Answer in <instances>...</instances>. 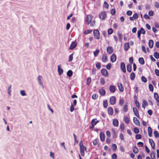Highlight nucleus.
I'll use <instances>...</instances> for the list:
<instances>
[{
	"label": "nucleus",
	"instance_id": "obj_4",
	"mask_svg": "<svg viewBox=\"0 0 159 159\" xmlns=\"http://www.w3.org/2000/svg\"><path fill=\"white\" fill-rule=\"evenodd\" d=\"M93 16L91 15H89L87 16L86 19V23L87 25L90 24L93 19Z\"/></svg>",
	"mask_w": 159,
	"mask_h": 159
},
{
	"label": "nucleus",
	"instance_id": "obj_11",
	"mask_svg": "<svg viewBox=\"0 0 159 159\" xmlns=\"http://www.w3.org/2000/svg\"><path fill=\"white\" fill-rule=\"evenodd\" d=\"M149 143L151 145L152 148L153 150L155 148V144L153 140L151 139H149Z\"/></svg>",
	"mask_w": 159,
	"mask_h": 159
},
{
	"label": "nucleus",
	"instance_id": "obj_48",
	"mask_svg": "<svg viewBox=\"0 0 159 159\" xmlns=\"http://www.w3.org/2000/svg\"><path fill=\"white\" fill-rule=\"evenodd\" d=\"M11 86H10L9 87H8V89H7V93H8V94L9 95H10L11 94Z\"/></svg>",
	"mask_w": 159,
	"mask_h": 159
},
{
	"label": "nucleus",
	"instance_id": "obj_6",
	"mask_svg": "<svg viewBox=\"0 0 159 159\" xmlns=\"http://www.w3.org/2000/svg\"><path fill=\"white\" fill-rule=\"evenodd\" d=\"M99 18L101 20H104L106 17V13L104 11L101 12L99 15Z\"/></svg>",
	"mask_w": 159,
	"mask_h": 159
},
{
	"label": "nucleus",
	"instance_id": "obj_58",
	"mask_svg": "<svg viewBox=\"0 0 159 159\" xmlns=\"http://www.w3.org/2000/svg\"><path fill=\"white\" fill-rule=\"evenodd\" d=\"M100 82L102 84H104L105 83V80L103 78H101L100 80Z\"/></svg>",
	"mask_w": 159,
	"mask_h": 159
},
{
	"label": "nucleus",
	"instance_id": "obj_47",
	"mask_svg": "<svg viewBox=\"0 0 159 159\" xmlns=\"http://www.w3.org/2000/svg\"><path fill=\"white\" fill-rule=\"evenodd\" d=\"M96 67L98 69H100L101 68V64L100 63L98 62L96 64Z\"/></svg>",
	"mask_w": 159,
	"mask_h": 159
},
{
	"label": "nucleus",
	"instance_id": "obj_22",
	"mask_svg": "<svg viewBox=\"0 0 159 159\" xmlns=\"http://www.w3.org/2000/svg\"><path fill=\"white\" fill-rule=\"evenodd\" d=\"M99 93L102 96H104L106 93V91L104 89H101L99 90Z\"/></svg>",
	"mask_w": 159,
	"mask_h": 159
},
{
	"label": "nucleus",
	"instance_id": "obj_50",
	"mask_svg": "<svg viewBox=\"0 0 159 159\" xmlns=\"http://www.w3.org/2000/svg\"><path fill=\"white\" fill-rule=\"evenodd\" d=\"M134 131L135 134H138L139 132V129L137 128H134Z\"/></svg>",
	"mask_w": 159,
	"mask_h": 159
},
{
	"label": "nucleus",
	"instance_id": "obj_49",
	"mask_svg": "<svg viewBox=\"0 0 159 159\" xmlns=\"http://www.w3.org/2000/svg\"><path fill=\"white\" fill-rule=\"evenodd\" d=\"M50 156L53 159L55 158V155L54 153L52 152H50Z\"/></svg>",
	"mask_w": 159,
	"mask_h": 159
},
{
	"label": "nucleus",
	"instance_id": "obj_31",
	"mask_svg": "<svg viewBox=\"0 0 159 159\" xmlns=\"http://www.w3.org/2000/svg\"><path fill=\"white\" fill-rule=\"evenodd\" d=\"M139 63L141 65H143L144 64V61L143 57H140L139 59Z\"/></svg>",
	"mask_w": 159,
	"mask_h": 159
},
{
	"label": "nucleus",
	"instance_id": "obj_9",
	"mask_svg": "<svg viewBox=\"0 0 159 159\" xmlns=\"http://www.w3.org/2000/svg\"><path fill=\"white\" fill-rule=\"evenodd\" d=\"M117 57L115 54H113L110 57V61L112 63L115 62L116 60Z\"/></svg>",
	"mask_w": 159,
	"mask_h": 159
},
{
	"label": "nucleus",
	"instance_id": "obj_24",
	"mask_svg": "<svg viewBox=\"0 0 159 159\" xmlns=\"http://www.w3.org/2000/svg\"><path fill=\"white\" fill-rule=\"evenodd\" d=\"M118 87L119 91L122 92L124 91L123 87L121 83H118Z\"/></svg>",
	"mask_w": 159,
	"mask_h": 159
},
{
	"label": "nucleus",
	"instance_id": "obj_25",
	"mask_svg": "<svg viewBox=\"0 0 159 159\" xmlns=\"http://www.w3.org/2000/svg\"><path fill=\"white\" fill-rule=\"evenodd\" d=\"M148 135L149 137H151L152 135V130L150 127H148Z\"/></svg>",
	"mask_w": 159,
	"mask_h": 159
},
{
	"label": "nucleus",
	"instance_id": "obj_60",
	"mask_svg": "<svg viewBox=\"0 0 159 159\" xmlns=\"http://www.w3.org/2000/svg\"><path fill=\"white\" fill-rule=\"evenodd\" d=\"M149 90L151 91H152L153 90V87L151 84H149Z\"/></svg>",
	"mask_w": 159,
	"mask_h": 159
},
{
	"label": "nucleus",
	"instance_id": "obj_52",
	"mask_svg": "<svg viewBox=\"0 0 159 159\" xmlns=\"http://www.w3.org/2000/svg\"><path fill=\"white\" fill-rule=\"evenodd\" d=\"M120 128L121 130H123L125 129V126L124 124H121L120 125Z\"/></svg>",
	"mask_w": 159,
	"mask_h": 159
},
{
	"label": "nucleus",
	"instance_id": "obj_15",
	"mask_svg": "<svg viewBox=\"0 0 159 159\" xmlns=\"http://www.w3.org/2000/svg\"><path fill=\"white\" fill-rule=\"evenodd\" d=\"M109 89L110 91L112 93L115 92L116 90V87L113 85H111L109 87Z\"/></svg>",
	"mask_w": 159,
	"mask_h": 159
},
{
	"label": "nucleus",
	"instance_id": "obj_35",
	"mask_svg": "<svg viewBox=\"0 0 159 159\" xmlns=\"http://www.w3.org/2000/svg\"><path fill=\"white\" fill-rule=\"evenodd\" d=\"M74 54L73 53L70 55L69 57V61H72L73 58Z\"/></svg>",
	"mask_w": 159,
	"mask_h": 159
},
{
	"label": "nucleus",
	"instance_id": "obj_21",
	"mask_svg": "<svg viewBox=\"0 0 159 159\" xmlns=\"http://www.w3.org/2000/svg\"><path fill=\"white\" fill-rule=\"evenodd\" d=\"M133 111L135 116L138 117H139V115L138 111L135 107L133 108Z\"/></svg>",
	"mask_w": 159,
	"mask_h": 159
},
{
	"label": "nucleus",
	"instance_id": "obj_12",
	"mask_svg": "<svg viewBox=\"0 0 159 159\" xmlns=\"http://www.w3.org/2000/svg\"><path fill=\"white\" fill-rule=\"evenodd\" d=\"M43 77L41 76H38L37 77V79L39 84L41 86H43V84L42 82Z\"/></svg>",
	"mask_w": 159,
	"mask_h": 159
},
{
	"label": "nucleus",
	"instance_id": "obj_51",
	"mask_svg": "<svg viewBox=\"0 0 159 159\" xmlns=\"http://www.w3.org/2000/svg\"><path fill=\"white\" fill-rule=\"evenodd\" d=\"M20 94L22 96H25L26 95V94L24 90H21L20 91Z\"/></svg>",
	"mask_w": 159,
	"mask_h": 159
},
{
	"label": "nucleus",
	"instance_id": "obj_56",
	"mask_svg": "<svg viewBox=\"0 0 159 159\" xmlns=\"http://www.w3.org/2000/svg\"><path fill=\"white\" fill-rule=\"evenodd\" d=\"M151 157L152 159H156L155 155L153 152L151 153Z\"/></svg>",
	"mask_w": 159,
	"mask_h": 159
},
{
	"label": "nucleus",
	"instance_id": "obj_16",
	"mask_svg": "<svg viewBox=\"0 0 159 159\" xmlns=\"http://www.w3.org/2000/svg\"><path fill=\"white\" fill-rule=\"evenodd\" d=\"M148 102L144 99L143 100V103L142 104V107L143 108L145 109V107L148 106Z\"/></svg>",
	"mask_w": 159,
	"mask_h": 159
},
{
	"label": "nucleus",
	"instance_id": "obj_13",
	"mask_svg": "<svg viewBox=\"0 0 159 159\" xmlns=\"http://www.w3.org/2000/svg\"><path fill=\"white\" fill-rule=\"evenodd\" d=\"M120 68L122 70L124 73L126 72L125 64L124 63L122 62L120 64Z\"/></svg>",
	"mask_w": 159,
	"mask_h": 159
},
{
	"label": "nucleus",
	"instance_id": "obj_59",
	"mask_svg": "<svg viewBox=\"0 0 159 159\" xmlns=\"http://www.w3.org/2000/svg\"><path fill=\"white\" fill-rule=\"evenodd\" d=\"M103 106L105 108H106L107 106V103L106 100H105L103 102Z\"/></svg>",
	"mask_w": 159,
	"mask_h": 159
},
{
	"label": "nucleus",
	"instance_id": "obj_8",
	"mask_svg": "<svg viewBox=\"0 0 159 159\" xmlns=\"http://www.w3.org/2000/svg\"><path fill=\"white\" fill-rule=\"evenodd\" d=\"M77 44V42L76 40L72 41L69 47V49L71 50H73L76 46Z\"/></svg>",
	"mask_w": 159,
	"mask_h": 159
},
{
	"label": "nucleus",
	"instance_id": "obj_1",
	"mask_svg": "<svg viewBox=\"0 0 159 159\" xmlns=\"http://www.w3.org/2000/svg\"><path fill=\"white\" fill-rule=\"evenodd\" d=\"M79 145L81 155L82 156H84L85 155V152H86L87 151L86 148L84 145L82 141H80Z\"/></svg>",
	"mask_w": 159,
	"mask_h": 159
},
{
	"label": "nucleus",
	"instance_id": "obj_17",
	"mask_svg": "<svg viewBox=\"0 0 159 159\" xmlns=\"http://www.w3.org/2000/svg\"><path fill=\"white\" fill-rule=\"evenodd\" d=\"M107 51L108 54H110L113 52V50L111 47L109 46L107 48Z\"/></svg>",
	"mask_w": 159,
	"mask_h": 159
},
{
	"label": "nucleus",
	"instance_id": "obj_42",
	"mask_svg": "<svg viewBox=\"0 0 159 159\" xmlns=\"http://www.w3.org/2000/svg\"><path fill=\"white\" fill-rule=\"evenodd\" d=\"M138 31H139L141 34H145V33L144 30L142 28H140V30H139Z\"/></svg>",
	"mask_w": 159,
	"mask_h": 159
},
{
	"label": "nucleus",
	"instance_id": "obj_37",
	"mask_svg": "<svg viewBox=\"0 0 159 159\" xmlns=\"http://www.w3.org/2000/svg\"><path fill=\"white\" fill-rule=\"evenodd\" d=\"M127 107L128 104L127 103H126L125 104L124 106L123 109V111L125 112H126L128 110Z\"/></svg>",
	"mask_w": 159,
	"mask_h": 159
},
{
	"label": "nucleus",
	"instance_id": "obj_33",
	"mask_svg": "<svg viewBox=\"0 0 159 159\" xmlns=\"http://www.w3.org/2000/svg\"><path fill=\"white\" fill-rule=\"evenodd\" d=\"M100 51L99 50L97 49L96 50L93 52V55L95 57H97Z\"/></svg>",
	"mask_w": 159,
	"mask_h": 159
},
{
	"label": "nucleus",
	"instance_id": "obj_20",
	"mask_svg": "<svg viewBox=\"0 0 159 159\" xmlns=\"http://www.w3.org/2000/svg\"><path fill=\"white\" fill-rule=\"evenodd\" d=\"M102 61L103 62H106L108 61L107 56L105 55H103L102 58Z\"/></svg>",
	"mask_w": 159,
	"mask_h": 159
},
{
	"label": "nucleus",
	"instance_id": "obj_14",
	"mask_svg": "<svg viewBox=\"0 0 159 159\" xmlns=\"http://www.w3.org/2000/svg\"><path fill=\"white\" fill-rule=\"evenodd\" d=\"M116 98L114 96H112L111 97L110 100V103L111 105H114L116 102Z\"/></svg>",
	"mask_w": 159,
	"mask_h": 159
},
{
	"label": "nucleus",
	"instance_id": "obj_40",
	"mask_svg": "<svg viewBox=\"0 0 159 159\" xmlns=\"http://www.w3.org/2000/svg\"><path fill=\"white\" fill-rule=\"evenodd\" d=\"M154 56L156 59L159 58V53L158 52H155L154 54Z\"/></svg>",
	"mask_w": 159,
	"mask_h": 159
},
{
	"label": "nucleus",
	"instance_id": "obj_28",
	"mask_svg": "<svg viewBox=\"0 0 159 159\" xmlns=\"http://www.w3.org/2000/svg\"><path fill=\"white\" fill-rule=\"evenodd\" d=\"M154 94L155 99L159 103V97L158 94L156 93H154Z\"/></svg>",
	"mask_w": 159,
	"mask_h": 159
},
{
	"label": "nucleus",
	"instance_id": "obj_32",
	"mask_svg": "<svg viewBox=\"0 0 159 159\" xmlns=\"http://www.w3.org/2000/svg\"><path fill=\"white\" fill-rule=\"evenodd\" d=\"M124 121L125 122L128 124L129 123V117L127 116H125L124 117Z\"/></svg>",
	"mask_w": 159,
	"mask_h": 159
},
{
	"label": "nucleus",
	"instance_id": "obj_44",
	"mask_svg": "<svg viewBox=\"0 0 159 159\" xmlns=\"http://www.w3.org/2000/svg\"><path fill=\"white\" fill-rule=\"evenodd\" d=\"M103 5L105 8L108 9L109 8V4L106 1L104 2Z\"/></svg>",
	"mask_w": 159,
	"mask_h": 159
},
{
	"label": "nucleus",
	"instance_id": "obj_63",
	"mask_svg": "<svg viewBox=\"0 0 159 159\" xmlns=\"http://www.w3.org/2000/svg\"><path fill=\"white\" fill-rule=\"evenodd\" d=\"M154 12L152 10L149 11H148V14L150 16H153Z\"/></svg>",
	"mask_w": 159,
	"mask_h": 159
},
{
	"label": "nucleus",
	"instance_id": "obj_34",
	"mask_svg": "<svg viewBox=\"0 0 159 159\" xmlns=\"http://www.w3.org/2000/svg\"><path fill=\"white\" fill-rule=\"evenodd\" d=\"M154 137L156 138H158L159 137V134L158 132L157 131H155L154 132Z\"/></svg>",
	"mask_w": 159,
	"mask_h": 159
},
{
	"label": "nucleus",
	"instance_id": "obj_27",
	"mask_svg": "<svg viewBox=\"0 0 159 159\" xmlns=\"http://www.w3.org/2000/svg\"><path fill=\"white\" fill-rule=\"evenodd\" d=\"M134 97L135 98L134 102L136 106L138 108H139L140 107V104L139 102L137 100V98L136 96H135Z\"/></svg>",
	"mask_w": 159,
	"mask_h": 159
},
{
	"label": "nucleus",
	"instance_id": "obj_38",
	"mask_svg": "<svg viewBox=\"0 0 159 159\" xmlns=\"http://www.w3.org/2000/svg\"><path fill=\"white\" fill-rule=\"evenodd\" d=\"M135 74L134 72H132L131 73L130 75V78L131 80H133L135 78Z\"/></svg>",
	"mask_w": 159,
	"mask_h": 159
},
{
	"label": "nucleus",
	"instance_id": "obj_23",
	"mask_svg": "<svg viewBox=\"0 0 159 159\" xmlns=\"http://www.w3.org/2000/svg\"><path fill=\"white\" fill-rule=\"evenodd\" d=\"M113 125L114 126L116 127H117L119 125V122L118 120L117 119H114L112 122Z\"/></svg>",
	"mask_w": 159,
	"mask_h": 159
},
{
	"label": "nucleus",
	"instance_id": "obj_18",
	"mask_svg": "<svg viewBox=\"0 0 159 159\" xmlns=\"http://www.w3.org/2000/svg\"><path fill=\"white\" fill-rule=\"evenodd\" d=\"M100 139L102 141H104L105 139V136L103 133L101 132L100 133Z\"/></svg>",
	"mask_w": 159,
	"mask_h": 159
},
{
	"label": "nucleus",
	"instance_id": "obj_46",
	"mask_svg": "<svg viewBox=\"0 0 159 159\" xmlns=\"http://www.w3.org/2000/svg\"><path fill=\"white\" fill-rule=\"evenodd\" d=\"M133 152L135 153H137L139 152L138 148L136 147H134L133 149Z\"/></svg>",
	"mask_w": 159,
	"mask_h": 159
},
{
	"label": "nucleus",
	"instance_id": "obj_62",
	"mask_svg": "<svg viewBox=\"0 0 159 159\" xmlns=\"http://www.w3.org/2000/svg\"><path fill=\"white\" fill-rule=\"evenodd\" d=\"M120 150L121 152H123L125 151V148L122 146H121L120 147Z\"/></svg>",
	"mask_w": 159,
	"mask_h": 159
},
{
	"label": "nucleus",
	"instance_id": "obj_7",
	"mask_svg": "<svg viewBox=\"0 0 159 159\" xmlns=\"http://www.w3.org/2000/svg\"><path fill=\"white\" fill-rule=\"evenodd\" d=\"M101 72L103 76L105 77H107L108 76V71L105 69H101Z\"/></svg>",
	"mask_w": 159,
	"mask_h": 159
},
{
	"label": "nucleus",
	"instance_id": "obj_54",
	"mask_svg": "<svg viewBox=\"0 0 159 159\" xmlns=\"http://www.w3.org/2000/svg\"><path fill=\"white\" fill-rule=\"evenodd\" d=\"M113 30L111 28H110L108 29L107 31L108 34L109 35H111L112 34V33H113Z\"/></svg>",
	"mask_w": 159,
	"mask_h": 159
},
{
	"label": "nucleus",
	"instance_id": "obj_41",
	"mask_svg": "<svg viewBox=\"0 0 159 159\" xmlns=\"http://www.w3.org/2000/svg\"><path fill=\"white\" fill-rule=\"evenodd\" d=\"M92 32V30H86L84 31V34H89Z\"/></svg>",
	"mask_w": 159,
	"mask_h": 159
},
{
	"label": "nucleus",
	"instance_id": "obj_43",
	"mask_svg": "<svg viewBox=\"0 0 159 159\" xmlns=\"http://www.w3.org/2000/svg\"><path fill=\"white\" fill-rule=\"evenodd\" d=\"M112 148L113 151H116L117 148V146L116 144L113 143L112 145Z\"/></svg>",
	"mask_w": 159,
	"mask_h": 159
},
{
	"label": "nucleus",
	"instance_id": "obj_19",
	"mask_svg": "<svg viewBox=\"0 0 159 159\" xmlns=\"http://www.w3.org/2000/svg\"><path fill=\"white\" fill-rule=\"evenodd\" d=\"M113 113V110L111 107H108V113L109 115H112Z\"/></svg>",
	"mask_w": 159,
	"mask_h": 159
},
{
	"label": "nucleus",
	"instance_id": "obj_3",
	"mask_svg": "<svg viewBox=\"0 0 159 159\" xmlns=\"http://www.w3.org/2000/svg\"><path fill=\"white\" fill-rule=\"evenodd\" d=\"M99 122V120L96 118L93 119L91 121V126L89 127L90 129L93 128L94 126Z\"/></svg>",
	"mask_w": 159,
	"mask_h": 159
},
{
	"label": "nucleus",
	"instance_id": "obj_39",
	"mask_svg": "<svg viewBox=\"0 0 159 159\" xmlns=\"http://www.w3.org/2000/svg\"><path fill=\"white\" fill-rule=\"evenodd\" d=\"M112 66L111 63H108L106 66V68L107 70H110Z\"/></svg>",
	"mask_w": 159,
	"mask_h": 159
},
{
	"label": "nucleus",
	"instance_id": "obj_64",
	"mask_svg": "<svg viewBox=\"0 0 159 159\" xmlns=\"http://www.w3.org/2000/svg\"><path fill=\"white\" fill-rule=\"evenodd\" d=\"M155 73L156 75L159 76V70L158 69H155Z\"/></svg>",
	"mask_w": 159,
	"mask_h": 159
},
{
	"label": "nucleus",
	"instance_id": "obj_57",
	"mask_svg": "<svg viewBox=\"0 0 159 159\" xmlns=\"http://www.w3.org/2000/svg\"><path fill=\"white\" fill-rule=\"evenodd\" d=\"M138 15L137 13H135L133 14V17L135 19H137L138 18Z\"/></svg>",
	"mask_w": 159,
	"mask_h": 159
},
{
	"label": "nucleus",
	"instance_id": "obj_29",
	"mask_svg": "<svg viewBox=\"0 0 159 159\" xmlns=\"http://www.w3.org/2000/svg\"><path fill=\"white\" fill-rule=\"evenodd\" d=\"M129 48V43H125L124 44V50L127 51L128 49Z\"/></svg>",
	"mask_w": 159,
	"mask_h": 159
},
{
	"label": "nucleus",
	"instance_id": "obj_2",
	"mask_svg": "<svg viewBox=\"0 0 159 159\" xmlns=\"http://www.w3.org/2000/svg\"><path fill=\"white\" fill-rule=\"evenodd\" d=\"M93 35L94 37L97 39H100V34L98 30L95 29L93 31Z\"/></svg>",
	"mask_w": 159,
	"mask_h": 159
},
{
	"label": "nucleus",
	"instance_id": "obj_10",
	"mask_svg": "<svg viewBox=\"0 0 159 159\" xmlns=\"http://www.w3.org/2000/svg\"><path fill=\"white\" fill-rule=\"evenodd\" d=\"M133 121L134 123L136 125L138 126H140V123L138 119L136 117H134L133 119Z\"/></svg>",
	"mask_w": 159,
	"mask_h": 159
},
{
	"label": "nucleus",
	"instance_id": "obj_36",
	"mask_svg": "<svg viewBox=\"0 0 159 159\" xmlns=\"http://www.w3.org/2000/svg\"><path fill=\"white\" fill-rule=\"evenodd\" d=\"M127 70L129 72H130L131 70V66L129 64H128L127 67Z\"/></svg>",
	"mask_w": 159,
	"mask_h": 159
},
{
	"label": "nucleus",
	"instance_id": "obj_53",
	"mask_svg": "<svg viewBox=\"0 0 159 159\" xmlns=\"http://www.w3.org/2000/svg\"><path fill=\"white\" fill-rule=\"evenodd\" d=\"M74 106H73L72 103L71 104V106L70 107V110L71 112H72L74 111Z\"/></svg>",
	"mask_w": 159,
	"mask_h": 159
},
{
	"label": "nucleus",
	"instance_id": "obj_26",
	"mask_svg": "<svg viewBox=\"0 0 159 159\" xmlns=\"http://www.w3.org/2000/svg\"><path fill=\"white\" fill-rule=\"evenodd\" d=\"M73 72L71 70H69L67 72L66 75L69 77H70L72 76Z\"/></svg>",
	"mask_w": 159,
	"mask_h": 159
},
{
	"label": "nucleus",
	"instance_id": "obj_30",
	"mask_svg": "<svg viewBox=\"0 0 159 159\" xmlns=\"http://www.w3.org/2000/svg\"><path fill=\"white\" fill-rule=\"evenodd\" d=\"M148 45L149 47L152 48L153 46V41L152 40H150L148 42Z\"/></svg>",
	"mask_w": 159,
	"mask_h": 159
},
{
	"label": "nucleus",
	"instance_id": "obj_55",
	"mask_svg": "<svg viewBox=\"0 0 159 159\" xmlns=\"http://www.w3.org/2000/svg\"><path fill=\"white\" fill-rule=\"evenodd\" d=\"M91 82V79L90 78H88L86 81L87 84L88 85H89Z\"/></svg>",
	"mask_w": 159,
	"mask_h": 159
},
{
	"label": "nucleus",
	"instance_id": "obj_45",
	"mask_svg": "<svg viewBox=\"0 0 159 159\" xmlns=\"http://www.w3.org/2000/svg\"><path fill=\"white\" fill-rule=\"evenodd\" d=\"M92 98L93 100L97 99L98 98L97 94L96 93L93 94L92 95Z\"/></svg>",
	"mask_w": 159,
	"mask_h": 159
},
{
	"label": "nucleus",
	"instance_id": "obj_5",
	"mask_svg": "<svg viewBox=\"0 0 159 159\" xmlns=\"http://www.w3.org/2000/svg\"><path fill=\"white\" fill-rule=\"evenodd\" d=\"M57 71L59 75H61L63 74L64 70L61 64L57 65Z\"/></svg>",
	"mask_w": 159,
	"mask_h": 159
},
{
	"label": "nucleus",
	"instance_id": "obj_61",
	"mask_svg": "<svg viewBox=\"0 0 159 159\" xmlns=\"http://www.w3.org/2000/svg\"><path fill=\"white\" fill-rule=\"evenodd\" d=\"M119 137L121 140H123L124 139V137L123 134L120 133L119 134Z\"/></svg>",
	"mask_w": 159,
	"mask_h": 159
}]
</instances>
